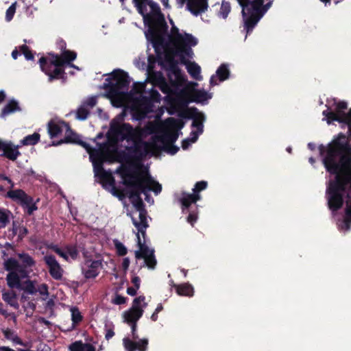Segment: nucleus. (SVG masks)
Here are the masks:
<instances>
[{"label": "nucleus", "instance_id": "nucleus-1", "mask_svg": "<svg viewBox=\"0 0 351 351\" xmlns=\"http://www.w3.org/2000/svg\"><path fill=\"white\" fill-rule=\"evenodd\" d=\"M319 156L326 171L334 175L326 190L328 209L335 215L344 203L342 217L337 221L339 230L348 232L351 230V138L340 132L327 145L318 146Z\"/></svg>", "mask_w": 351, "mask_h": 351}, {"label": "nucleus", "instance_id": "nucleus-2", "mask_svg": "<svg viewBox=\"0 0 351 351\" xmlns=\"http://www.w3.org/2000/svg\"><path fill=\"white\" fill-rule=\"evenodd\" d=\"M121 176L123 185L128 189V197L138 212L145 210V204L141 197L142 193L147 197V191H153L158 195L162 191L161 184L155 181L148 173L141 176L130 168L125 167L121 171Z\"/></svg>", "mask_w": 351, "mask_h": 351}, {"label": "nucleus", "instance_id": "nucleus-3", "mask_svg": "<svg viewBox=\"0 0 351 351\" xmlns=\"http://www.w3.org/2000/svg\"><path fill=\"white\" fill-rule=\"evenodd\" d=\"M149 5L151 13L144 16L145 24L148 26L145 35L147 39L152 43L155 52L159 54L162 49H165L169 45L165 38L168 25L159 5L152 1H149Z\"/></svg>", "mask_w": 351, "mask_h": 351}, {"label": "nucleus", "instance_id": "nucleus-4", "mask_svg": "<svg viewBox=\"0 0 351 351\" xmlns=\"http://www.w3.org/2000/svg\"><path fill=\"white\" fill-rule=\"evenodd\" d=\"M50 58L42 56L38 61L41 71L48 76L49 82L56 80H65L66 78L64 71L65 66L79 69L77 66L71 63L77 58V53L73 51L64 50L61 53L53 52L48 53Z\"/></svg>", "mask_w": 351, "mask_h": 351}, {"label": "nucleus", "instance_id": "nucleus-5", "mask_svg": "<svg viewBox=\"0 0 351 351\" xmlns=\"http://www.w3.org/2000/svg\"><path fill=\"white\" fill-rule=\"evenodd\" d=\"M21 263L14 258H8L3 263V268L8 271L6 276L8 286L11 289L20 288L21 280L29 278L32 268L36 265L34 259L27 253L18 254Z\"/></svg>", "mask_w": 351, "mask_h": 351}, {"label": "nucleus", "instance_id": "nucleus-6", "mask_svg": "<svg viewBox=\"0 0 351 351\" xmlns=\"http://www.w3.org/2000/svg\"><path fill=\"white\" fill-rule=\"evenodd\" d=\"M242 7V16L247 34L252 32L253 29L267 12L271 2L263 5L264 0H237Z\"/></svg>", "mask_w": 351, "mask_h": 351}, {"label": "nucleus", "instance_id": "nucleus-7", "mask_svg": "<svg viewBox=\"0 0 351 351\" xmlns=\"http://www.w3.org/2000/svg\"><path fill=\"white\" fill-rule=\"evenodd\" d=\"M133 145L127 146L125 150L127 153H124V158L126 160H131L138 165L139 167H142L141 162L151 154L155 155V152L161 150L159 146L155 143H149L143 139V134L139 135L132 140Z\"/></svg>", "mask_w": 351, "mask_h": 351}, {"label": "nucleus", "instance_id": "nucleus-8", "mask_svg": "<svg viewBox=\"0 0 351 351\" xmlns=\"http://www.w3.org/2000/svg\"><path fill=\"white\" fill-rule=\"evenodd\" d=\"M104 75L108 76L102 86V88L107 92L108 97L111 99L116 97L128 90L130 78L128 73L123 70L116 69L110 73Z\"/></svg>", "mask_w": 351, "mask_h": 351}, {"label": "nucleus", "instance_id": "nucleus-9", "mask_svg": "<svg viewBox=\"0 0 351 351\" xmlns=\"http://www.w3.org/2000/svg\"><path fill=\"white\" fill-rule=\"evenodd\" d=\"M90 159L93 163L95 176L101 180V184L104 186L108 184L114 186V178L111 173L106 171L103 167L104 162V154L102 152L93 149L90 152Z\"/></svg>", "mask_w": 351, "mask_h": 351}, {"label": "nucleus", "instance_id": "nucleus-10", "mask_svg": "<svg viewBox=\"0 0 351 351\" xmlns=\"http://www.w3.org/2000/svg\"><path fill=\"white\" fill-rule=\"evenodd\" d=\"M110 130L121 141L125 140L127 142H131L139 135L143 134L140 128H134L128 123H119L115 121L111 122Z\"/></svg>", "mask_w": 351, "mask_h": 351}, {"label": "nucleus", "instance_id": "nucleus-11", "mask_svg": "<svg viewBox=\"0 0 351 351\" xmlns=\"http://www.w3.org/2000/svg\"><path fill=\"white\" fill-rule=\"evenodd\" d=\"M6 197L20 204L24 210H26V213L29 215H32L38 209L33 197L28 195L22 189L10 190L8 191Z\"/></svg>", "mask_w": 351, "mask_h": 351}, {"label": "nucleus", "instance_id": "nucleus-12", "mask_svg": "<svg viewBox=\"0 0 351 351\" xmlns=\"http://www.w3.org/2000/svg\"><path fill=\"white\" fill-rule=\"evenodd\" d=\"M76 144L78 145L82 146L83 148H84L88 153H90V152L93 150V148L91 146L87 143L86 142H84L80 139V136L79 134H77L75 131H73L70 125L68 124L65 131H64V137L60 141H52V143L51 145L52 146H58L62 144Z\"/></svg>", "mask_w": 351, "mask_h": 351}, {"label": "nucleus", "instance_id": "nucleus-13", "mask_svg": "<svg viewBox=\"0 0 351 351\" xmlns=\"http://www.w3.org/2000/svg\"><path fill=\"white\" fill-rule=\"evenodd\" d=\"M334 105L335 106L334 111L330 110V108L328 107L327 110L323 111L322 114L325 117L328 125L332 124L333 121H337L341 125L346 113L345 110L348 108V104L344 101H335Z\"/></svg>", "mask_w": 351, "mask_h": 351}, {"label": "nucleus", "instance_id": "nucleus-14", "mask_svg": "<svg viewBox=\"0 0 351 351\" xmlns=\"http://www.w3.org/2000/svg\"><path fill=\"white\" fill-rule=\"evenodd\" d=\"M179 115L182 118L192 119L191 127L196 128L199 130V132H204V122L206 120V117L197 108H187L184 112L180 113Z\"/></svg>", "mask_w": 351, "mask_h": 351}, {"label": "nucleus", "instance_id": "nucleus-15", "mask_svg": "<svg viewBox=\"0 0 351 351\" xmlns=\"http://www.w3.org/2000/svg\"><path fill=\"white\" fill-rule=\"evenodd\" d=\"M102 260L86 259L82 267V273L86 279H94L103 268Z\"/></svg>", "mask_w": 351, "mask_h": 351}, {"label": "nucleus", "instance_id": "nucleus-16", "mask_svg": "<svg viewBox=\"0 0 351 351\" xmlns=\"http://www.w3.org/2000/svg\"><path fill=\"white\" fill-rule=\"evenodd\" d=\"M44 261L47 265L50 276L56 280L62 278L64 270L53 255H46L44 256Z\"/></svg>", "mask_w": 351, "mask_h": 351}, {"label": "nucleus", "instance_id": "nucleus-17", "mask_svg": "<svg viewBox=\"0 0 351 351\" xmlns=\"http://www.w3.org/2000/svg\"><path fill=\"white\" fill-rule=\"evenodd\" d=\"M185 97L186 100L184 101V105L187 106L190 102L204 103L210 99L212 95L204 89H193L185 93Z\"/></svg>", "mask_w": 351, "mask_h": 351}, {"label": "nucleus", "instance_id": "nucleus-18", "mask_svg": "<svg viewBox=\"0 0 351 351\" xmlns=\"http://www.w3.org/2000/svg\"><path fill=\"white\" fill-rule=\"evenodd\" d=\"M69 123L64 121L50 120L47 123V132L51 138L58 137L65 131Z\"/></svg>", "mask_w": 351, "mask_h": 351}, {"label": "nucleus", "instance_id": "nucleus-19", "mask_svg": "<svg viewBox=\"0 0 351 351\" xmlns=\"http://www.w3.org/2000/svg\"><path fill=\"white\" fill-rule=\"evenodd\" d=\"M125 349L127 351H146L148 346V339H142L139 341H132L128 337L123 339Z\"/></svg>", "mask_w": 351, "mask_h": 351}, {"label": "nucleus", "instance_id": "nucleus-20", "mask_svg": "<svg viewBox=\"0 0 351 351\" xmlns=\"http://www.w3.org/2000/svg\"><path fill=\"white\" fill-rule=\"evenodd\" d=\"M186 7L195 16H198L207 10L208 0H187Z\"/></svg>", "mask_w": 351, "mask_h": 351}, {"label": "nucleus", "instance_id": "nucleus-21", "mask_svg": "<svg viewBox=\"0 0 351 351\" xmlns=\"http://www.w3.org/2000/svg\"><path fill=\"white\" fill-rule=\"evenodd\" d=\"M19 145H14L12 143L5 142L1 149L3 153L0 156L10 160L15 161L21 155V152L19 151Z\"/></svg>", "mask_w": 351, "mask_h": 351}, {"label": "nucleus", "instance_id": "nucleus-22", "mask_svg": "<svg viewBox=\"0 0 351 351\" xmlns=\"http://www.w3.org/2000/svg\"><path fill=\"white\" fill-rule=\"evenodd\" d=\"M200 199L201 195L199 194H190L182 192V197L179 199V202L182 206V212H185V210L189 209L192 204H195Z\"/></svg>", "mask_w": 351, "mask_h": 351}, {"label": "nucleus", "instance_id": "nucleus-23", "mask_svg": "<svg viewBox=\"0 0 351 351\" xmlns=\"http://www.w3.org/2000/svg\"><path fill=\"white\" fill-rule=\"evenodd\" d=\"M137 245L139 250L135 252V257L137 259L144 258L149 256L151 252H154V250H150L149 247L145 244V241L143 243L141 241L138 233H136Z\"/></svg>", "mask_w": 351, "mask_h": 351}, {"label": "nucleus", "instance_id": "nucleus-24", "mask_svg": "<svg viewBox=\"0 0 351 351\" xmlns=\"http://www.w3.org/2000/svg\"><path fill=\"white\" fill-rule=\"evenodd\" d=\"M143 309H132L125 311L123 317L125 322L129 324L137 323L138 320L143 316Z\"/></svg>", "mask_w": 351, "mask_h": 351}, {"label": "nucleus", "instance_id": "nucleus-25", "mask_svg": "<svg viewBox=\"0 0 351 351\" xmlns=\"http://www.w3.org/2000/svg\"><path fill=\"white\" fill-rule=\"evenodd\" d=\"M21 108L19 105V103L15 99H11L8 103L3 107L0 113L1 118H5L8 115L14 113L17 111H21Z\"/></svg>", "mask_w": 351, "mask_h": 351}, {"label": "nucleus", "instance_id": "nucleus-26", "mask_svg": "<svg viewBox=\"0 0 351 351\" xmlns=\"http://www.w3.org/2000/svg\"><path fill=\"white\" fill-rule=\"evenodd\" d=\"M179 136V132L178 130L173 132H165L164 134L160 136H157V141L161 142L164 145L174 144L178 140Z\"/></svg>", "mask_w": 351, "mask_h": 351}, {"label": "nucleus", "instance_id": "nucleus-27", "mask_svg": "<svg viewBox=\"0 0 351 351\" xmlns=\"http://www.w3.org/2000/svg\"><path fill=\"white\" fill-rule=\"evenodd\" d=\"M174 47H175L174 53L176 55H178L180 56L182 63L186 64L187 62L186 60L185 56L191 57V54L193 53L191 47H186V46H182V45H177V46H174Z\"/></svg>", "mask_w": 351, "mask_h": 351}, {"label": "nucleus", "instance_id": "nucleus-28", "mask_svg": "<svg viewBox=\"0 0 351 351\" xmlns=\"http://www.w3.org/2000/svg\"><path fill=\"white\" fill-rule=\"evenodd\" d=\"M174 287L176 289V293L179 295L189 297L193 295V287L189 283H184L178 285H174Z\"/></svg>", "mask_w": 351, "mask_h": 351}, {"label": "nucleus", "instance_id": "nucleus-29", "mask_svg": "<svg viewBox=\"0 0 351 351\" xmlns=\"http://www.w3.org/2000/svg\"><path fill=\"white\" fill-rule=\"evenodd\" d=\"M186 69L188 73L193 79L196 80H200L202 79V76L200 75L201 68L197 63L195 62H189L186 65Z\"/></svg>", "mask_w": 351, "mask_h": 351}, {"label": "nucleus", "instance_id": "nucleus-30", "mask_svg": "<svg viewBox=\"0 0 351 351\" xmlns=\"http://www.w3.org/2000/svg\"><path fill=\"white\" fill-rule=\"evenodd\" d=\"M197 44V40L194 38L191 34L185 33L182 35V39L180 40L176 46L182 45L186 47H194Z\"/></svg>", "mask_w": 351, "mask_h": 351}, {"label": "nucleus", "instance_id": "nucleus-31", "mask_svg": "<svg viewBox=\"0 0 351 351\" xmlns=\"http://www.w3.org/2000/svg\"><path fill=\"white\" fill-rule=\"evenodd\" d=\"M40 137V135L38 133L34 132L32 134L25 136L21 141V143L23 145H35L39 142Z\"/></svg>", "mask_w": 351, "mask_h": 351}, {"label": "nucleus", "instance_id": "nucleus-32", "mask_svg": "<svg viewBox=\"0 0 351 351\" xmlns=\"http://www.w3.org/2000/svg\"><path fill=\"white\" fill-rule=\"evenodd\" d=\"M139 219L138 221L134 217L132 218V223L135 227L143 226V228H148L149 225L147 221V210H140L139 212Z\"/></svg>", "mask_w": 351, "mask_h": 351}, {"label": "nucleus", "instance_id": "nucleus-33", "mask_svg": "<svg viewBox=\"0 0 351 351\" xmlns=\"http://www.w3.org/2000/svg\"><path fill=\"white\" fill-rule=\"evenodd\" d=\"M216 75L221 82L227 80L230 75V71L228 66L225 64H221L216 71Z\"/></svg>", "mask_w": 351, "mask_h": 351}, {"label": "nucleus", "instance_id": "nucleus-34", "mask_svg": "<svg viewBox=\"0 0 351 351\" xmlns=\"http://www.w3.org/2000/svg\"><path fill=\"white\" fill-rule=\"evenodd\" d=\"M168 36L169 43L173 46H176L178 42L182 39V35L180 33L179 29L176 26L171 27V33Z\"/></svg>", "mask_w": 351, "mask_h": 351}, {"label": "nucleus", "instance_id": "nucleus-35", "mask_svg": "<svg viewBox=\"0 0 351 351\" xmlns=\"http://www.w3.org/2000/svg\"><path fill=\"white\" fill-rule=\"evenodd\" d=\"M19 289H23L25 293L31 295L35 294L37 292L34 281L30 280L25 281L23 285L21 283V287Z\"/></svg>", "mask_w": 351, "mask_h": 351}, {"label": "nucleus", "instance_id": "nucleus-36", "mask_svg": "<svg viewBox=\"0 0 351 351\" xmlns=\"http://www.w3.org/2000/svg\"><path fill=\"white\" fill-rule=\"evenodd\" d=\"M135 5L137 8L138 12L143 16H146L147 13V5H149V0H134Z\"/></svg>", "mask_w": 351, "mask_h": 351}, {"label": "nucleus", "instance_id": "nucleus-37", "mask_svg": "<svg viewBox=\"0 0 351 351\" xmlns=\"http://www.w3.org/2000/svg\"><path fill=\"white\" fill-rule=\"evenodd\" d=\"M71 320L73 324H78L83 319V317L79 311V308L76 306L71 308Z\"/></svg>", "mask_w": 351, "mask_h": 351}, {"label": "nucleus", "instance_id": "nucleus-38", "mask_svg": "<svg viewBox=\"0 0 351 351\" xmlns=\"http://www.w3.org/2000/svg\"><path fill=\"white\" fill-rule=\"evenodd\" d=\"M346 126H348V133L351 138V108L348 112L344 114L343 118V122L341 123V128H345Z\"/></svg>", "mask_w": 351, "mask_h": 351}, {"label": "nucleus", "instance_id": "nucleus-39", "mask_svg": "<svg viewBox=\"0 0 351 351\" xmlns=\"http://www.w3.org/2000/svg\"><path fill=\"white\" fill-rule=\"evenodd\" d=\"M47 248L56 253L65 261H68L69 256L66 253V251L64 252L60 247H58V245L53 243H51L47 245Z\"/></svg>", "mask_w": 351, "mask_h": 351}, {"label": "nucleus", "instance_id": "nucleus-40", "mask_svg": "<svg viewBox=\"0 0 351 351\" xmlns=\"http://www.w3.org/2000/svg\"><path fill=\"white\" fill-rule=\"evenodd\" d=\"M90 114L89 110L84 106V105L80 106L76 112V118L79 120H85L87 119L88 115Z\"/></svg>", "mask_w": 351, "mask_h": 351}, {"label": "nucleus", "instance_id": "nucleus-41", "mask_svg": "<svg viewBox=\"0 0 351 351\" xmlns=\"http://www.w3.org/2000/svg\"><path fill=\"white\" fill-rule=\"evenodd\" d=\"M231 10L230 3L228 1H223L219 12V16L226 19Z\"/></svg>", "mask_w": 351, "mask_h": 351}, {"label": "nucleus", "instance_id": "nucleus-42", "mask_svg": "<svg viewBox=\"0 0 351 351\" xmlns=\"http://www.w3.org/2000/svg\"><path fill=\"white\" fill-rule=\"evenodd\" d=\"M65 250L68 256L69 255L73 260L77 259L79 256V251L74 245H67L65 246Z\"/></svg>", "mask_w": 351, "mask_h": 351}, {"label": "nucleus", "instance_id": "nucleus-43", "mask_svg": "<svg viewBox=\"0 0 351 351\" xmlns=\"http://www.w3.org/2000/svg\"><path fill=\"white\" fill-rule=\"evenodd\" d=\"M169 71L178 77L181 74V69L178 65V62L173 58L169 59Z\"/></svg>", "mask_w": 351, "mask_h": 351}, {"label": "nucleus", "instance_id": "nucleus-44", "mask_svg": "<svg viewBox=\"0 0 351 351\" xmlns=\"http://www.w3.org/2000/svg\"><path fill=\"white\" fill-rule=\"evenodd\" d=\"M143 259L149 269H153L155 268L157 261L154 256V252H151L149 256L144 258Z\"/></svg>", "mask_w": 351, "mask_h": 351}, {"label": "nucleus", "instance_id": "nucleus-45", "mask_svg": "<svg viewBox=\"0 0 351 351\" xmlns=\"http://www.w3.org/2000/svg\"><path fill=\"white\" fill-rule=\"evenodd\" d=\"M114 247L117 250V254L120 256H123L127 254L128 250L125 246L120 241L115 240L114 241Z\"/></svg>", "mask_w": 351, "mask_h": 351}, {"label": "nucleus", "instance_id": "nucleus-46", "mask_svg": "<svg viewBox=\"0 0 351 351\" xmlns=\"http://www.w3.org/2000/svg\"><path fill=\"white\" fill-rule=\"evenodd\" d=\"M167 123L172 128L180 130L184 127V123L180 119H176L173 117H169L167 119Z\"/></svg>", "mask_w": 351, "mask_h": 351}, {"label": "nucleus", "instance_id": "nucleus-47", "mask_svg": "<svg viewBox=\"0 0 351 351\" xmlns=\"http://www.w3.org/2000/svg\"><path fill=\"white\" fill-rule=\"evenodd\" d=\"M20 51L24 55L25 58L27 60H34V56L32 51L29 49V47L26 45H23L20 47Z\"/></svg>", "mask_w": 351, "mask_h": 351}, {"label": "nucleus", "instance_id": "nucleus-48", "mask_svg": "<svg viewBox=\"0 0 351 351\" xmlns=\"http://www.w3.org/2000/svg\"><path fill=\"white\" fill-rule=\"evenodd\" d=\"M145 297L144 295H140V296L134 298V300H133V304H132V306L131 308L135 309V310L143 309L140 306V304L141 302H144L143 306L144 307L146 306L147 303L145 302Z\"/></svg>", "mask_w": 351, "mask_h": 351}, {"label": "nucleus", "instance_id": "nucleus-49", "mask_svg": "<svg viewBox=\"0 0 351 351\" xmlns=\"http://www.w3.org/2000/svg\"><path fill=\"white\" fill-rule=\"evenodd\" d=\"M208 183L206 181H199L196 182L193 189V193L199 194V193L206 189Z\"/></svg>", "mask_w": 351, "mask_h": 351}, {"label": "nucleus", "instance_id": "nucleus-50", "mask_svg": "<svg viewBox=\"0 0 351 351\" xmlns=\"http://www.w3.org/2000/svg\"><path fill=\"white\" fill-rule=\"evenodd\" d=\"M162 149L167 153L174 155L179 151V147L174 144L164 145Z\"/></svg>", "mask_w": 351, "mask_h": 351}, {"label": "nucleus", "instance_id": "nucleus-51", "mask_svg": "<svg viewBox=\"0 0 351 351\" xmlns=\"http://www.w3.org/2000/svg\"><path fill=\"white\" fill-rule=\"evenodd\" d=\"M28 233H29L28 229L25 226H24L20 223V226L19 228V234H18V237H17V241L21 242V241H23V239L26 237V235Z\"/></svg>", "mask_w": 351, "mask_h": 351}, {"label": "nucleus", "instance_id": "nucleus-52", "mask_svg": "<svg viewBox=\"0 0 351 351\" xmlns=\"http://www.w3.org/2000/svg\"><path fill=\"white\" fill-rule=\"evenodd\" d=\"M15 12H16V6H15V3H13L6 10L5 19L7 21H10L13 19Z\"/></svg>", "mask_w": 351, "mask_h": 351}, {"label": "nucleus", "instance_id": "nucleus-53", "mask_svg": "<svg viewBox=\"0 0 351 351\" xmlns=\"http://www.w3.org/2000/svg\"><path fill=\"white\" fill-rule=\"evenodd\" d=\"M83 344L82 341H76L69 346V349L70 351H83Z\"/></svg>", "mask_w": 351, "mask_h": 351}, {"label": "nucleus", "instance_id": "nucleus-54", "mask_svg": "<svg viewBox=\"0 0 351 351\" xmlns=\"http://www.w3.org/2000/svg\"><path fill=\"white\" fill-rule=\"evenodd\" d=\"M9 218L8 215L5 210L0 209V223L4 226L8 223Z\"/></svg>", "mask_w": 351, "mask_h": 351}, {"label": "nucleus", "instance_id": "nucleus-55", "mask_svg": "<svg viewBox=\"0 0 351 351\" xmlns=\"http://www.w3.org/2000/svg\"><path fill=\"white\" fill-rule=\"evenodd\" d=\"M112 302L117 305L123 304L126 302V298L121 295L117 294L112 300Z\"/></svg>", "mask_w": 351, "mask_h": 351}, {"label": "nucleus", "instance_id": "nucleus-56", "mask_svg": "<svg viewBox=\"0 0 351 351\" xmlns=\"http://www.w3.org/2000/svg\"><path fill=\"white\" fill-rule=\"evenodd\" d=\"M97 104V99L95 97H90L86 99L83 104L84 106L87 108V106L90 108L94 107Z\"/></svg>", "mask_w": 351, "mask_h": 351}, {"label": "nucleus", "instance_id": "nucleus-57", "mask_svg": "<svg viewBox=\"0 0 351 351\" xmlns=\"http://www.w3.org/2000/svg\"><path fill=\"white\" fill-rule=\"evenodd\" d=\"M37 291H38L41 295H45L46 297L49 295L48 286L47 284L43 283L40 285Z\"/></svg>", "mask_w": 351, "mask_h": 351}, {"label": "nucleus", "instance_id": "nucleus-58", "mask_svg": "<svg viewBox=\"0 0 351 351\" xmlns=\"http://www.w3.org/2000/svg\"><path fill=\"white\" fill-rule=\"evenodd\" d=\"M3 333L5 338H6L7 339H9V340H12L13 339V337L16 335L14 331L10 328H6V329L3 330Z\"/></svg>", "mask_w": 351, "mask_h": 351}, {"label": "nucleus", "instance_id": "nucleus-59", "mask_svg": "<svg viewBox=\"0 0 351 351\" xmlns=\"http://www.w3.org/2000/svg\"><path fill=\"white\" fill-rule=\"evenodd\" d=\"M15 296L16 295L13 292H5L2 294L3 300L8 303H10V301L15 298Z\"/></svg>", "mask_w": 351, "mask_h": 351}, {"label": "nucleus", "instance_id": "nucleus-60", "mask_svg": "<svg viewBox=\"0 0 351 351\" xmlns=\"http://www.w3.org/2000/svg\"><path fill=\"white\" fill-rule=\"evenodd\" d=\"M20 226V223L16 221H13L12 222V227L10 231L12 232V237H14V236L17 235L19 234V228Z\"/></svg>", "mask_w": 351, "mask_h": 351}, {"label": "nucleus", "instance_id": "nucleus-61", "mask_svg": "<svg viewBox=\"0 0 351 351\" xmlns=\"http://www.w3.org/2000/svg\"><path fill=\"white\" fill-rule=\"evenodd\" d=\"M197 219V214L195 213H190L186 218V221L189 223L192 226H193L194 223L196 222Z\"/></svg>", "mask_w": 351, "mask_h": 351}, {"label": "nucleus", "instance_id": "nucleus-62", "mask_svg": "<svg viewBox=\"0 0 351 351\" xmlns=\"http://www.w3.org/2000/svg\"><path fill=\"white\" fill-rule=\"evenodd\" d=\"M132 329V337L134 340L138 339V335L136 332L137 330V323L129 324Z\"/></svg>", "mask_w": 351, "mask_h": 351}, {"label": "nucleus", "instance_id": "nucleus-63", "mask_svg": "<svg viewBox=\"0 0 351 351\" xmlns=\"http://www.w3.org/2000/svg\"><path fill=\"white\" fill-rule=\"evenodd\" d=\"M57 48L60 51V52L66 50V43L63 39H59L56 43Z\"/></svg>", "mask_w": 351, "mask_h": 351}, {"label": "nucleus", "instance_id": "nucleus-64", "mask_svg": "<svg viewBox=\"0 0 351 351\" xmlns=\"http://www.w3.org/2000/svg\"><path fill=\"white\" fill-rule=\"evenodd\" d=\"M83 351H95V348L90 343H84Z\"/></svg>", "mask_w": 351, "mask_h": 351}]
</instances>
